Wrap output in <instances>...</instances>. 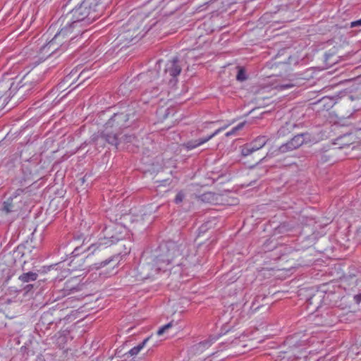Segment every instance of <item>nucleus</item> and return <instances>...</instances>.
I'll return each instance as SVG.
<instances>
[{
    "label": "nucleus",
    "mask_w": 361,
    "mask_h": 361,
    "mask_svg": "<svg viewBox=\"0 0 361 361\" xmlns=\"http://www.w3.org/2000/svg\"><path fill=\"white\" fill-rule=\"evenodd\" d=\"M101 235H102L97 243L91 244L82 251H81V246H75L71 252L72 257H77L83 251L88 252L87 257L91 255L100 253L102 251L119 240L118 234L115 231V225L114 224L106 226L103 228Z\"/></svg>",
    "instance_id": "7ed1b4c3"
},
{
    "label": "nucleus",
    "mask_w": 361,
    "mask_h": 361,
    "mask_svg": "<svg viewBox=\"0 0 361 361\" xmlns=\"http://www.w3.org/2000/svg\"><path fill=\"white\" fill-rule=\"evenodd\" d=\"M172 326H173V323L172 322H169V323L162 326L157 331V335L161 336V335L164 334V333L166 332V331L167 329H169L171 327H172Z\"/></svg>",
    "instance_id": "c756f323"
},
{
    "label": "nucleus",
    "mask_w": 361,
    "mask_h": 361,
    "mask_svg": "<svg viewBox=\"0 0 361 361\" xmlns=\"http://www.w3.org/2000/svg\"><path fill=\"white\" fill-rule=\"evenodd\" d=\"M185 196V193L182 190L179 191L174 198V202L177 204L181 203Z\"/></svg>",
    "instance_id": "c85d7f7f"
},
{
    "label": "nucleus",
    "mask_w": 361,
    "mask_h": 361,
    "mask_svg": "<svg viewBox=\"0 0 361 361\" xmlns=\"http://www.w3.org/2000/svg\"><path fill=\"white\" fill-rule=\"evenodd\" d=\"M37 80H35V75L32 73H29L25 75L18 82H13L8 89L9 95H17L19 99H21L30 93L32 90H37Z\"/></svg>",
    "instance_id": "39448f33"
},
{
    "label": "nucleus",
    "mask_w": 361,
    "mask_h": 361,
    "mask_svg": "<svg viewBox=\"0 0 361 361\" xmlns=\"http://www.w3.org/2000/svg\"><path fill=\"white\" fill-rule=\"evenodd\" d=\"M140 22L138 18H130L126 25L123 26V31L118 36L120 41L126 44H134L142 39L152 27H148L144 33H142L145 27L140 30Z\"/></svg>",
    "instance_id": "423d86ee"
},
{
    "label": "nucleus",
    "mask_w": 361,
    "mask_h": 361,
    "mask_svg": "<svg viewBox=\"0 0 361 361\" xmlns=\"http://www.w3.org/2000/svg\"><path fill=\"white\" fill-rule=\"evenodd\" d=\"M267 138L265 136H258L251 142L244 145L241 148V154L243 157L250 155L255 151L262 148L267 143Z\"/></svg>",
    "instance_id": "9b49d317"
},
{
    "label": "nucleus",
    "mask_w": 361,
    "mask_h": 361,
    "mask_svg": "<svg viewBox=\"0 0 361 361\" xmlns=\"http://www.w3.org/2000/svg\"><path fill=\"white\" fill-rule=\"evenodd\" d=\"M121 257L120 256V255H116L111 256V257H109L108 259H106L99 263L94 264L95 268L100 269L102 267H104L106 266L107 264H110L111 262L118 261Z\"/></svg>",
    "instance_id": "aec40b11"
},
{
    "label": "nucleus",
    "mask_w": 361,
    "mask_h": 361,
    "mask_svg": "<svg viewBox=\"0 0 361 361\" xmlns=\"http://www.w3.org/2000/svg\"><path fill=\"white\" fill-rule=\"evenodd\" d=\"M154 264H156L155 262L140 263L138 264L137 276L141 280L149 279L159 272L161 269L160 264L157 265V267H154Z\"/></svg>",
    "instance_id": "f8f14e48"
},
{
    "label": "nucleus",
    "mask_w": 361,
    "mask_h": 361,
    "mask_svg": "<svg viewBox=\"0 0 361 361\" xmlns=\"http://www.w3.org/2000/svg\"><path fill=\"white\" fill-rule=\"evenodd\" d=\"M33 288V285L32 284H27L26 285L25 287H24V290H25L26 293H28L29 291H30V290Z\"/></svg>",
    "instance_id": "f704fd0d"
},
{
    "label": "nucleus",
    "mask_w": 361,
    "mask_h": 361,
    "mask_svg": "<svg viewBox=\"0 0 361 361\" xmlns=\"http://www.w3.org/2000/svg\"><path fill=\"white\" fill-rule=\"evenodd\" d=\"M245 124V122H241V123H238L236 126L233 128L230 131L227 132L225 135L226 137L235 135L237 132L238 130H241L244 127Z\"/></svg>",
    "instance_id": "393cba45"
},
{
    "label": "nucleus",
    "mask_w": 361,
    "mask_h": 361,
    "mask_svg": "<svg viewBox=\"0 0 361 361\" xmlns=\"http://www.w3.org/2000/svg\"><path fill=\"white\" fill-rule=\"evenodd\" d=\"M149 337L146 338L144 339L140 343H139L137 345L131 348L127 353H126V355H130V356H135L137 355L140 350L145 347L147 341L149 340Z\"/></svg>",
    "instance_id": "6ab92c4d"
},
{
    "label": "nucleus",
    "mask_w": 361,
    "mask_h": 361,
    "mask_svg": "<svg viewBox=\"0 0 361 361\" xmlns=\"http://www.w3.org/2000/svg\"><path fill=\"white\" fill-rule=\"evenodd\" d=\"M325 293L323 291L317 290L310 294L307 298V305H312L314 308L318 309L324 302Z\"/></svg>",
    "instance_id": "dca6fc26"
},
{
    "label": "nucleus",
    "mask_w": 361,
    "mask_h": 361,
    "mask_svg": "<svg viewBox=\"0 0 361 361\" xmlns=\"http://www.w3.org/2000/svg\"><path fill=\"white\" fill-rule=\"evenodd\" d=\"M354 300L357 304L360 303L361 302V293L355 295L354 296Z\"/></svg>",
    "instance_id": "72a5a7b5"
},
{
    "label": "nucleus",
    "mask_w": 361,
    "mask_h": 361,
    "mask_svg": "<svg viewBox=\"0 0 361 361\" xmlns=\"http://www.w3.org/2000/svg\"><path fill=\"white\" fill-rule=\"evenodd\" d=\"M39 322L43 325H50L52 324L54 321L52 319V314L50 312H46L42 314V315L40 317Z\"/></svg>",
    "instance_id": "412c9836"
},
{
    "label": "nucleus",
    "mask_w": 361,
    "mask_h": 361,
    "mask_svg": "<svg viewBox=\"0 0 361 361\" xmlns=\"http://www.w3.org/2000/svg\"><path fill=\"white\" fill-rule=\"evenodd\" d=\"M290 229H291V227L289 226V224L286 222L281 224L277 227V230H278L279 233H281L288 232V231H290Z\"/></svg>",
    "instance_id": "cd10ccee"
},
{
    "label": "nucleus",
    "mask_w": 361,
    "mask_h": 361,
    "mask_svg": "<svg viewBox=\"0 0 361 361\" xmlns=\"http://www.w3.org/2000/svg\"><path fill=\"white\" fill-rule=\"evenodd\" d=\"M116 133H113L108 131L105 128L102 131L94 133L91 135L88 141H85L80 147L84 148L87 145H92L97 150L104 149L106 144L111 145L118 149L120 144L118 137H116Z\"/></svg>",
    "instance_id": "20e7f679"
},
{
    "label": "nucleus",
    "mask_w": 361,
    "mask_h": 361,
    "mask_svg": "<svg viewBox=\"0 0 361 361\" xmlns=\"http://www.w3.org/2000/svg\"><path fill=\"white\" fill-rule=\"evenodd\" d=\"M81 279L79 276L72 277L68 279L61 289L63 295H68L78 291H80L84 284L81 283Z\"/></svg>",
    "instance_id": "ddd939ff"
},
{
    "label": "nucleus",
    "mask_w": 361,
    "mask_h": 361,
    "mask_svg": "<svg viewBox=\"0 0 361 361\" xmlns=\"http://www.w3.org/2000/svg\"><path fill=\"white\" fill-rule=\"evenodd\" d=\"M160 247L161 254L154 259L156 265H159L161 263L167 264L173 263L176 258L182 255L185 246L182 243L169 240Z\"/></svg>",
    "instance_id": "0eeeda50"
},
{
    "label": "nucleus",
    "mask_w": 361,
    "mask_h": 361,
    "mask_svg": "<svg viewBox=\"0 0 361 361\" xmlns=\"http://www.w3.org/2000/svg\"><path fill=\"white\" fill-rule=\"evenodd\" d=\"M361 26V18L350 23V27Z\"/></svg>",
    "instance_id": "2f4dec72"
},
{
    "label": "nucleus",
    "mask_w": 361,
    "mask_h": 361,
    "mask_svg": "<svg viewBox=\"0 0 361 361\" xmlns=\"http://www.w3.org/2000/svg\"><path fill=\"white\" fill-rule=\"evenodd\" d=\"M26 188H18L1 205L0 211L5 214H18L25 205Z\"/></svg>",
    "instance_id": "6e6552de"
},
{
    "label": "nucleus",
    "mask_w": 361,
    "mask_h": 361,
    "mask_svg": "<svg viewBox=\"0 0 361 361\" xmlns=\"http://www.w3.org/2000/svg\"><path fill=\"white\" fill-rule=\"evenodd\" d=\"M216 341V338L211 336L208 338L192 345L190 348V353L192 355H200L209 348Z\"/></svg>",
    "instance_id": "4468645a"
},
{
    "label": "nucleus",
    "mask_w": 361,
    "mask_h": 361,
    "mask_svg": "<svg viewBox=\"0 0 361 361\" xmlns=\"http://www.w3.org/2000/svg\"><path fill=\"white\" fill-rule=\"evenodd\" d=\"M135 136L134 135H124L121 137H118L120 140V143L123 141L126 143L133 142L135 140Z\"/></svg>",
    "instance_id": "bb28decb"
},
{
    "label": "nucleus",
    "mask_w": 361,
    "mask_h": 361,
    "mask_svg": "<svg viewBox=\"0 0 361 361\" xmlns=\"http://www.w3.org/2000/svg\"><path fill=\"white\" fill-rule=\"evenodd\" d=\"M264 159H265V157H263V158L260 159L259 161L257 163L262 162Z\"/></svg>",
    "instance_id": "c9c22d12"
},
{
    "label": "nucleus",
    "mask_w": 361,
    "mask_h": 361,
    "mask_svg": "<svg viewBox=\"0 0 361 361\" xmlns=\"http://www.w3.org/2000/svg\"><path fill=\"white\" fill-rule=\"evenodd\" d=\"M159 87L158 86L152 87L150 89H147L145 94L149 93L151 97H157L159 94Z\"/></svg>",
    "instance_id": "a878e982"
},
{
    "label": "nucleus",
    "mask_w": 361,
    "mask_h": 361,
    "mask_svg": "<svg viewBox=\"0 0 361 361\" xmlns=\"http://www.w3.org/2000/svg\"><path fill=\"white\" fill-rule=\"evenodd\" d=\"M317 157L322 162H326L329 161V156L326 154L325 152H319Z\"/></svg>",
    "instance_id": "7c9ffc66"
},
{
    "label": "nucleus",
    "mask_w": 361,
    "mask_h": 361,
    "mask_svg": "<svg viewBox=\"0 0 361 361\" xmlns=\"http://www.w3.org/2000/svg\"><path fill=\"white\" fill-rule=\"evenodd\" d=\"M56 24L60 25L59 30L50 42L40 49V53L47 54V57L61 54L68 47L66 42H71L84 32V27L72 20L71 17H68L67 14L61 16Z\"/></svg>",
    "instance_id": "f257e3e1"
},
{
    "label": "nucleus",
    "mask_w": 361,
    "mask_h": 361,
    "mask_svg": "<svg viewBox=\"0 0 361 361\" xmlns=\"http://www.w3.org/2000/svg\"><path fill=\"white\" fill-rule=\"evenodd\" d=\"M182 68L177 56L169 61L166 65L165 73H169L173 78L177 77L181 72Z\"/></svg>",
    "instance_id": "2eb2a0df"
},
{
    "label": "nucleus",
    "mask_w": 361,
    "mask_h": 361,
    "mask_svg": "<svg viewBox=\"0 0 361 361\" xmlns=\"http://www.w3.org/2000/svg\"><path fill=\"white\" fill-rule=\"evenodd\" d=\"M211 195V193L204 194V195H202V197H205L207 195Z\"/></svg>",
    "instance_id": "e433bc0d"
},
{
    "label": "nucleus",
    "mask_w": 361,
    "mask_h": 361,
    "mask_svg": "<svg viewBox=\"0 0 361 361\" xmlns=\"http://www.w3.org/2000/svg\"><path fill=\"white\" fill-rule=\"evenodd\" d=\"M38 274L36 272L28 271L19 276L18 279L23 283H30L37 279Z\"/></svg>",
    "instance_id": "a211bd4d"
},
{
    "label": "nucleus",
    "mask_w": 361,
    "mask_h": 361,
    "mask_svg": "<svg viewBox=\"0 0 361 361\" xmlns=\"http://www.w3.org/2000/svg\"><path fill=\"white\" fill-rule=\"evenodd\" d=\"M247 79L245 70L243 67H238V73L236 75V80L240 82L245 81Z\"/></svg>",
    "instance_id": "5701e85b"
},
{
    "label": "nucleus",
    "mask_w": 361,
    "mask_h": 361,
    "mask_svg": "<svg viewBox=\"0 0 361 361\" xmlns=\"http://www.w3.org/2000/svg\"><path fill=\"white\" fill-rule=\"evenodd\" d=\"M73 239H74L75 241V240H84V235L83 234L74 235Z\"/></svg>",
    "instance_id": "473e14b6"
},
{
    "label": "nucleus",
    "mask_w": 361,
    "mask_h": 361,
    "mask_svg": "<svg viewBox=\"0 0 361 361\" xmlns=\"http://www.w3.org/2000/svg\"><path fill=\"white\" fill-rule=\"evenodd\" d=\"M129 116V114L126 112L114 113L105 123L104 128L113 133H116V137H118L122 130L130 126Z\"/></svg>",
    "instance_id": "1a4fd4ad"
},
{
    "label": "nucleus",
    "mask_w": 361,
    "mask_h": 361,
    "mask_svg": "<svg viewBox=\"0 0 361 361\" xmlns=\"http://www.w3.org/2000/svg\"><path fill=\"white\" fill-rule=\"evenodd\" d=\"M98 0H82L67 15L72 20L79 23L82 27H85L100 17L101 13L98 10Z\"/></svg>",
    "instance_id": "f03ea898"
},
{
    "label": "nucleus",
    "mask_w": 361,
    "mask_h": 361,
    "mask_svg": "<svg viewBox=\"0 0 361 361\" xmlns=\"http://www.w3.org/2000/svg\"><path fill=\"white\" fill-rule=\"evenodd\" d=\"M202 144L200 143V140H190L184 144V146L185 148L188 150L193 149L199 146H200Z\"/></svg>",
    "instance_id": "b1692460"
},
{
    "label": "nucleus",
    "mask_w": 361,
    "mask_h": 361,
    "mask_svg": "<svg viewBox=\"0 0 361 361\" xmlns=\"http://www.w3.org/2000/svg\"><path fill=\"white\" fill-rule=\"evenodd\" d=\"M226 126H224V127H222V128H219L217 130H216L213 133L210 134L209 135L198 138V140H200V143L202 145V144L208 142L209 140H210L214 136L218 135L220 132H221L222 130L226 129Z\"/></svg>",
    "instance_id": "4be33fe9"
},
{
    "label": "nucleus",
    "mask_w": 361,
    "mask_h": 361,
    "mask_svg": "<svg viewBox=\"0 0 361 361\" xmlns=\"http://www.w3.org/2000/svg\"><path fill=\"white\" fill-rule=\"evenodd\" d=\"M310 141V137L308 133L298 134L287 142L281 145L279 148V151L281 153H286L299 148L303 144L307 143Z\"/></svg>",
    "instance_id": "9d476101"
},
{
    "label": "nucleus",
    "mask_w": 361,
    "mask_h": 361,
    "mask_svg": "<svg viewBox=\"0 0 361 361\" xmlns=\"http://www.w3.org/2000/svg\"><path fill=\"white\" fill-rule=\"evenodd\" d=\"M159 77V72L157 70H150L146 73L139 74V80L143 82H151L157 79Z\"/></svg>",
    "instance_id": "f3484780"
},
{
    "label": "nucleus",
    "mask_w": 361,
    "mask_h": 361,
    "mask_svg": "<svg viewBox=\"0 0 361 361\" xmlns=\"http://www.w3.org/2000/svg\"><path fill=\"white\" fill-rule=\"evenodd\" d=\"M292 85H286V87H291Z\"/></svg>",
    "instance_id": "4c0bfd02"
}]
</instances>
